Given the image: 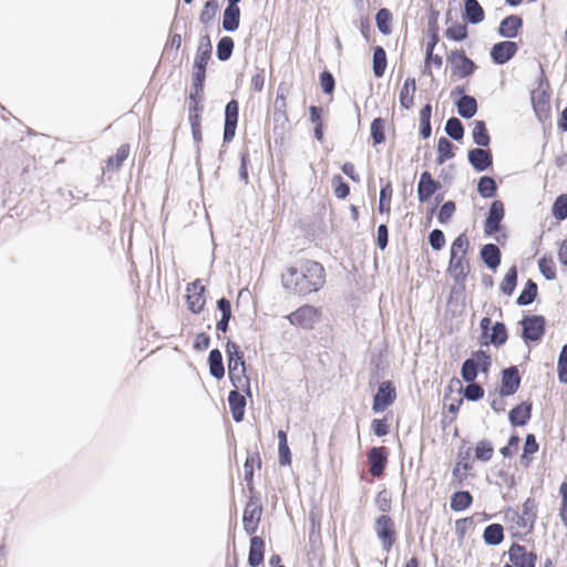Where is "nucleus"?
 <instances>
[{"instance_id":"nucleus-58","label":"nucleus","mask_w":567,"mask_h":567,"mask_svg":"<svg viewBox=\"0 0 567 567\" xmlns=\"http://www.w3.org/2000/svg\"><path fill=\"white\" fill-rule=\"evenodd\" d=\"M558 381L567 384V343L561 347L557 361Z\"/></svg>"},{"instance_id":"nucleus-41","label":"nucleus","mask_w":567,"mask_h":567,"mask_svg":"<svg viewBox=\"0 0 567 567\" xmlns=\"http://www.w3.org/2000/svg\"><path fill=\"white\" fill-rule=\"evenodd\" d=\"M235 42L233 38L225 35L219 39L216 48L217 59L221 62L228 61L234 52Z\"/></svg>"},{"instance_id":"nucleus-47","label":"nucleus","mask_w":567,"mask_h":567,"mask_svg":"<svg viewBox=\"0 0 567 567\" xmlns=\"http://www.w3.org/2000/svg\"><path fill=\"white\" fill-rule=\"evenodd\" d=\"M392 193L393 188L391 182H386L384 185L381 186L378 207L379 213H390Z\"/></svg>"},{"instance_id":"nucleus-29","label":"nucleus","mask_w":567,"mask_h":567,"mask_svg":"<svg viewBox=\"0 0 567 567\" xmlns=\"http://www.w3.org/2000/svg\"><path fill=\"white\" fill-rule=\"evenodd\" d=\"M457 113L461 117L465 120L472 118L477 113V101L474 96L463 94L456 102H455Z\"/></svg>"},{"instance_id":"nucleus-34","label":"nucleus","mask_w":567,"mask_h":567,"mask_svg":"<svg viewBox=\"0 0 567 567\" xmlns=\"http://www.w3.org/2000/svg\"><path fill=\"white\" fill-rule=\"evenodd\" d=\"M207 361L210 375L216 380L223 379L225 377V365L221 351L219 349L210 350Z\"/></svg>"},{"instance_id":"nucleus-8","label":"nucleus","mask_w":567,"mask_h":567,"mask_svg":"<svg viewBox=\"0 0 567 567\" xmlns=\"http://www.w3.org/2000/svg\"><path fill=\"white\" fill-rule=\"evenodd\" d=\"M287 318L291 324L310 330L320 320V311L313 306L305 305L291 312Z\"/></svg>"},{"instance_id":"nucleus-17","label":"nucleus","mask_w":567,"mask_h":567,"mask_svg":"<svg viewBox=\"0 0 567 567\" xmlns=\"http://www.w3.org/2000/svg\"><path fill=\"white\" fill-rule=\"evenodd\" d=\"M467 161L474 171L481 173L493 165V154L491 150L485 147L471 148L467 152Z\"/></svg>"},{"instance_id":"nucleus-55","label":"nucleus","mask_w":567,"mask_h":567,"mask_svg":"<svg viewBox=\"0 0 567 567\" xmlns=\"http://www.w3.org/2000/svg\"><path fill=\"white\" fill-rule=\"evenodd\" d=\"M551 214L559 221L567 218V194H561L555 199Z\"/></svg>"},{"instance_id":"nucleus-54","label":"nucleus","mask_w":567,"mask_h":567,"mask_svg":"<svg viewBox=\"0 0 567 567\" xmlns=\"http://www.w3.org/2000/svg\"><path fill=\"white\" fill-rule=\"evenodd\" d=\"M203 95H193L189 93V105H188V118L189 122H195L194 118L197 120V122H200V113L204 110V106L202 105Z\"/></svg>"},{"instance_id":"nucleus-10","label":"nucleus","mask_w":567,"mask_h":567,"mask_svg":"<svg viewBox=\"0 0 567 567\" xmlns=\"http://www.w3.org/2000/svg\"><path fill=\"white\" fill-rule=\"evenodd\" d=\"M396 399V392L391 381H383L373 398L372 410L375 413L383 412Z\"/></svg>"},{"instance_id":"nucleus-52","label":"nucleus","mask_w":567,"mask_h":567,"mask_svg":"<svg viewBox=\"0 0 567 567\" xmlns=\"http://www.w3.org/2000/svg\"><path fill=\"white\" fill-rule=\"evenodd\" d=\"M128 155H130V145L122 144L117 148L115 155L109 157L107 167L117 171L123 165L124 161L128 157Z\"/></svg>"},{"instance_id":"nucleus-64","label":"nucleus","mask_w":567,"mask_h":567,"mask_svg":"<svg viewBox=\"0 0 567 567\" xmlns=\"http://www.w3.org/2000/svg\"><path fill=\"white\" fill-rule=\"evenodd\" d=\"M559 493L561 495V504L559 508V516L563 524L567 527V482H563L559 487Z\"/></svg>"},{"instance_id":"nucleus-22","label":"nucleus","mask_w":567,"mask_h":567,"mask_svg":"<svg viewBox=\"0 0 567 567\" xmlns=\"http://www.w3.org/2000/svg\"><path fill=\"white\" fill-rule=\"evenodd\" d=\"M508 339V331L506 324L503 321H496L488 332V336L481 340V344L488 346L493 344L499 348L506 343Z\"/></svg>"},{"instance_id":"nucleus-32","label":"nucleus","mask_w":567,"mask_h":567,"mask_svg":"<svg viewBox=\"0 0 567 567\" xmlns=\"http://www.w3.org/2000/svg\"><path fill=\"white\" fill-rule=\"evenodd\" d=\"M454 285L450 290V295L447 298V305L450 307H461L462 309L465 307V291L466 286L465 281L466 279H453Z\"/></svg>"},{"instance_id":"nucleus-49","label":"nucleus","mask_w":567,"mask_h":567,"mask_svg":"<svg viewBox=\"0 0 567 567\" xmlns=\"http://www.w3.org/2000/svg\"><path fill=\"white\" fill-rule=\"evenodd\" d=\"M391 21H392V13L389 9L382 8L377 12L375 16V22L379 31L388 35L391 33Z\"/></svg>"},{"instance_id":"nucleus-60","label":"nucleus","mask_w":567,"mask_h":567,"mask_svg":"<svg viewBox=\"0 0 567 567\" xmlns=\"http://www.w3.org/2000/svg\"><path fill=\"white\" fill-rule=\"evenodd\" d=\"M333 192L337 198L344 199L350 193V186L341 175H334L331 179Z\"/></svg>"},{"instance_id":"nucleus-45","label":"nucleus","mask_w":567,"mask_h":567,"mask_svg":"<svg viewBox=\"0 0 567 567\" xmlns=\"http://www.w3.org/2000/svg\"><path fill=\"white\" fill-rule=\"evenodd\" d=\"M454 145L446 137H440L437 142L436 164L442 165L445 161L454 157Z\"/></svg>"},{"instance_id":"nucleus-9","label":"nucleus","mask_w":567,"mask_h":567,"mask_svg":"<svg viewBox=\"0 0 567 567\" xmlns=\"http://www.w3.org/2000/svg\"><path fill=\"white\" fill-rule=\"evenodd\" d=\"M239 117V103L237 100H230L225 106V118H224V143H230L235 135Z\"/></svg>"},{"instance_id":"nucleus-7","label":"nucleus","mask_w":567,"mask_h":567,"mask_svg":"<svg viewBox=\"0 0 567 567\" xmlns=\"http://www.w3.org/2000/svg\"><path fill=\"white\" fill-rule=\"evenodd\" d=\"M374 530L381 542L382 549L389 553L395 544V524L392 517L381 515L375 519Z\"/></svg>"},{"instance_id":"nucleus-28","label":"nucleus","mask_w":567,"mask_h":567,"mask_svg":"<svg viewBox=\"0 0 567 567\" xmlns=\"http://www.w3.org/2000/svg\"><path fill=\"white\" fill-rule=\"evenodd\" d=\"M200 281L197 279L190 286L194 288L193 293L187 295L188 309L193 313H200L205 307L206 300L204 297L205 287L199 285Z\"/></svg>"},{"instance_id":"nucleus-26","label":"nucleus","mask_w":567,"mask_h":567,"mask_svg":"<svg viewBox=\"0 0 567 567\" xmlns=\"http://www.w3.org/2000/svg\"><path fill=\"white\" fill-rule=\"evenodd\" d=\"M255 465L258 468L261 467V457H260L258 450H256L252 453H249L244 463L245 482H246L247 489H248L249 494L257 493L255 489V486H254V466Z\"/></svg>"},{"instance_id":"nucleus-42","label":"nucleus","mask_w":567,"mask_h":567,"mask_svg":"<svg viewBox=\"0 0 567 567\" xmlns=\"http://www.w3.org/2000/svg\"><path fill=\"white\" fill-rule=\"evenodd\" d=\"M278 452H279V464L281 466L291 464V452L288 445L287 433L282 430L278 432Z\"/></svg>"},{"instance_id":"nucleus-13","label":"nucleus","mask_w":567,"mask_h":567,"mask_svg":"<svg viewBox=\"0 0 567 567\" xmlns=\"http://www.w3.org/2000/svg\"><path fill=\"white\" fill-rule=\"evenodd\" d=\"M388 449L385 446H373L368 451L369 472L373 477L383 475L388 464Z\"/></svg>"},{"instance_id":"nucleus-24","label":"nucleus","mask_w":567,"mask_h":567,"mask_svg":"<svg viewBox=\"0 0 567 567\" xmlns=\"http://www.w3.org/2000/svg\"><path fill=\"white\" fill-rule=\"evenodd\" d=\"M453 383L458 385V392L463 393V396L467 401L477 402L484 398V393H485L484 388L476 382L467 383V385L465 388H463L461 381L456 378H453L447 388L451 393L453 392V388H452Z\"/></svg>"},{"instance_id":"nucleus-11","label":"nucleus","mask_w":567,"mask_h":567,"mask_svg":"<svg viewBox=\"0 0 567 567\" xmlns=\"http://www.w3.org/2000/svg\"><path fill=\"white\" fill-rule=\"evenodd\" d=\"M522 378L519 374V370L516 365H512L502 370V379H501V388L499 395L501 396H511L515 394L520 385Z\"/></svg>"},{"instance_id":"nucleus-53","label":"nucleus","mask_w":567,"mask_h":567,"mask_svg":"<svg viewBox=\"0 0 567 567\" xmlns=\"http://www.w3.org/2000/svg\"><path fill=\"white\" fill-rule=\"evenodd\" d=\"M494 454V447L488 440H481L475 446V458L482 462H488Z\"/></svg>"},{"instance_id":"nucleus-15","label":"nucleus","mask_w":567,"mask_h":567,"mask_svg":"<svg viewBox=\"0 0 567 567\" xmlns=\"http://www.w3.org/2000/svg\"><path fill=\"white\" fill-rule=\"evenodd\" d=\"M508 558L515 567H535L537 555L534 551H527L525 546L514 543L508 549Z\"/></svg>"},{"instance_id":"nucleus-39","label":"nucleus","mask_w":567,"mask_h":567,"mask_svg":"<svg viewBox=\"0 0 567 567\" xmlns=\"http://www.w3.org/2000/svg\"><path fill=\"white\" fill-rule=\"evenodd\" d=\"M473 503V496L468 491H457L451 496V508L454 512H463Z\"/></svg>"},{"instance_id":"nucleus-40","label":"nucleus","mask_w":567,"mask_h":567,"mask_svg":"<svg viewBox=\"0 0 567 567\" xmlns=\"http://www.w3.org/2000/svg\"><path fill=\"white\" fill-rule=\"evenodd\" d=\"M517 279H518V272L516 266H512L507 272L505 274V277L503 278L499 290L505 296H512L515 291V288L517 286Z\"/></svg>"},{"instance_id":"nucleus-50","label":"nucleus","mask_w":567,"mask_h":567,"mask_svg":"<svg viewBox=\"0 0 567 567\" xmlns=\"http://www.w3.org/2000/svg\"><path fill=\"white\" fill-rule=\"evenodd\" d=\"M538 268L540 274L545 277L546 280L556 279V266L554 259L550 255H544L538 260Z\"/></svg>"},{"instance_id":"nucleus-18","label":"nucleus","mask_w":567,"mask_h":567,"mask_svg":"<svg viewBox=\"0 0 567 567\" xmlns=\"http://www.w3.org/2000/svg\"><path fill=\"white\" fill-rule=\"evenodd\" d=\"M442 188L439 181H435L430 172L421 174L417 183V198L420 203L427 202L437 190Z\"/></svg>"},{"instance_id":"nucleus-25","label":"nucleus","mask_w":567,"mask_h":567,"mask_svg":"<svg viewBox=\"0 0 567 567\" xmlns=\"http://www.w3.org/2000/svg\"><path fill=\"white\" fill-rule=\"evenodd\" d=\"M480 257L488 269L495 271L501 265L502 252L497 245L486 244L482 246Z\"/></svg>"},{"instance_id":"nucleus-30","label":"nucleus","mask_w":567,"mask_h":567,"mask_svg":"<svg viewBox=\"0 0 567 567\" xmlns=\"http://www.w3.org/2000/svg\"><path fill=\"white\" fill-rule=\"evenodd\" d=\"M240 25V8L227 6L223 12L221 28L226 32H235Z\"/></svg>"},{"instance_id":"nucleus-43","label":"nucleus","mask_w":567,"mask_h":567,"mask_svg":"<svg viewBox=\"0 0 567 567\" xmlns=\"http://www.w3.org/2000/svg\"><path fill=\"white\" fill-rule=\"evenodd\" d=\"M477 192L483 198H492L496 195L497 184L491 176H482L477 183Z\"/></svg>"},{"instance_id":"nucleus-2","label":"nucleus","mask_w":567,"mask_h":567,"mask_svg":"<svg viewBox=\"0 0 567 567\" xmlns=\"http://www.w3.org/2000/svg\"><path fill=\"white\" fill-rule=\"evenodd\" d=\"M470 250V239L465 233L460 234L451 244L450 247V261L447 266V274L453 279H466L471 266L466 258Z\"/></svg>"},{"instance_id":"nucleus-4","label":"nucleus","mask_w":567,"mask_h":567,"mask_svg":"<svg viewBox=\"0 0 567 567\" xmlns=\"http://www.w3.org/2000/svg\"><path fill=\"white\" fill-rule=\"evenodd\" d=\"M262 515V505L259 493L249 494V499L243 514L244 529L248 535H254Z\"/></svg>"},{"instance_id":"nucleus-31","label":"nucleus","mask_w":567,"mask_h":567,"mask_svg":"<svg viewBox=\"0 0 567 567\" xmlns=\"http://www.w3.org/2000/svg\"><path fill=\"white\" fill-rule=\"evenodd\" d=\"M231 385L241 390L247 396L251 398L250 379L247 375V368H235L233 374H228Z\"/></svg>"},{"instance_id":"nucleus-21","label":"nucleus","mask_w":567,"mask_h":567,"mask_svg":"<svg viewBox=\"0 0 567 567\" xmlns=\"http://www.w3.org/2000/svg\"><path fill=\"white\" fill-rule=\"evenodd\" d=\"M523 28V18L518 14H511L505 17L497 29L501 37L506 39H514L518 35L519 30Z\"/></svg>"},{"instance_id":"nucleus-38","label":"nucleus","mask_w":567,"mask_h":567,"mask_svg":"<svg viewBox=\"0 0 567 567\" xmlns=\"http://www.w3.org/2000/svg\"><path fill=\"white\" fill-rule=\"evenodd\" d=\"M538 295L537 284L533 279H528L516 299V303L520 307L528 306L535 301Z\"/></svg>"},{"instance_id":"nucleus-23","label":"nucleus","mask_w":567,"mask_h":567,"mask_svg":"<svg viewBox=\"0 0 567 567\" xmlns=\"http://www.w3.org/2000/svg\"><path fill=\"white\" fill-rule=\"evenodd\" d=\"M240 390L234 389L228 394V404L231 416L235 422H241L245 416V408L247 404L246 394H241Z\"/></svg>"},{"instance_id":"nucleus-37","label":"nucleus","mask_w":567,"mask_h":567,"mask_svg":"<svg viewBox=\"0 0 567 567\" xmlns=\"http://www.w3.org/2000/svg\"><path fill=\"white\" fill-rule=\"evenodd\" d=\"M472 131L473 143L478 147H488L491 144V135L487 131L486 123L482 120L474 121Z\"/></svg>"},{"instance_id":"nucleus-3","label":"nucleus","mask_w":567,"mask_h":567,"mask_svg":"<svg viewBox=\"0 0 567 567\" xmlns=\"http://www.w3.org/2000/svg\"><path fill=\"white\" fill-rule=\"evenodd\" d=\"M491 367V357L484 350H477L467 358L461 367V377L466 383L475 382L478 371L487 373Z\"/></svg>"},{"instance_id":"nucleus-36","label":"nucleus","mask_w":567,"mask_h":567,"mask_svg":"<svg viewBox=\"0 0 567 567\" xmlns=\"http://www.w3.org/2000/svg\"><path fill=\"white\" fill-rule=\"evenodd\" d=\"M416 91V82L414 78H408L400 91V105L405 110H410L414 104V93Z\"/></svg>"},{"instance_id":"nucleus-12","label":"nucleus","mask_w":567,"mask_h":567,"mask_svg":"<svg viewBox=\"0 0 567 567\" xmlns=\"http://www.w3.org/2000/svg\"><path fill=\"white\" fill-rule=\"evenodd\" d=\"M505 216V207L502 200L492 202L487 217L484 221V233L487 236L494 235L501 229V223Z\"/></svg>"},{"instance_id":"nucleus-44","label":"nucleus","mask_w":567,"mask_h":567,"mask_svg":"<svg viewBox=\"0 0 567 567\" xmlns=\"http://www.w3.org/2000/svg\"><path fill=\"white\" fill-rule=\"evenodd\" d=\"M373 73L377 78L383 76L386 69V53L381 45L373 50Z\"/></svg>"},{"instance_id":"nucleus-35","label":"nucleus","mask_w":567,"mask_h":567,"mask_svg":"<svg viewBox=\"0 0 567 567\" xmlns=\"http://www.w3.org/2000/svg\"><path fill=\"white\" fill-rule=\"evenodd\" d=\"M483 540L488 546H498L504 540V528L498 523L489 524L483 532Z\"/></svg>"},{"instance_id":"nucleus-56","label":"nucleus","mask_w":567,"mask_h":567,"mask_svg":"<svg viewBox=\"0 0 567 567\" xmlns=\"http://www.w3.org/2000/svg\"><path fill=\"white\" fill-rule=\"evenodd\" d=\"M445 37L453 41H463L467 38V27L464 23L455 22L445 30Z\"/></svg>"},{"instance_id":"nucleus-19","label":"nucleus","mask_w":567,"mask_h":567,"mask_svg":"<svg viewBox=\"0 0 567 567\" xmlns=\"http://www.w3.org/2000/svg\"><path fill=\"white\" fill-rule=\"evenodd\" d=\"M533 403L523 401L514 406L508 413V421L512 426H524L532 417Z\"/></svg>"},{"instance_id":"nucleus-27","label":"nucleus","mask_w":567,"mask_h":567,"mask_svg":"<svg viewBox=\"0 0 567 567\" xmlns=\"http://www.w3.org/2000/svg\"><path fill=\"white\" fill-rule=\"evenodd\" d=\"M265 542L260 536L251 535L248 553V565L258 567L264 563Z\"/></svg>"},{"instance_id":"nucleus-61","label":"nucleus","mask_w":567,"mask_h":567,"mask_svg":"<svg viewBox=\"0 0 567 567\" xmlns=\"http://www.w3.org/2000/svg\"><path fill=\"white\" fill-rule=\"evenodd\" d=\"M522 515L527 516V519H529V530H532L537 518V503L534 498L528 497L524 502Z\"/></svg>"},{"instance_id":"nucleus-63","label":"nucleus","mask_w":567,"mask_h":567,"mask_svg":"<svg viewBox=\"0 0 567 567\" xmlns=\"http://www.w3.org/2000/svg\"><path fill=\"white\" fill-rule=\"evenodd\" d=\"M429 243L433 250H436V251L442 250L446 243L444 233L437 228L433 229L429 234Z\"/></svg>"},{"instance_id":"nucleus-51","label":"nucleus","mask_w":567,"mask_h":567,"mask_svg":"<svg viewBox=\"0 0 567 567\" xmlns=\"http://www.w3.org/2000/svg\"><path fill=\"white\" fill-rule=\"evenodd\" d=\"M384 126L385 121L382 117H375L371 122L370 132L373 145H380L385 142Z\"/></svg>"},{"instance_id":"nucleus-59","label":"nucleus","mask_w":567,"mask_h":567,"mask_svg":"<svg viewBox=\"0 0 567 567\" xmlns=\"http://www.w3.org/2000/svg\"><path fill=\"white\" fill-rule=\"evenodd\" d=\"M212 52H213L212 45H209V49L197 47L194 63H193L194 69H199V68L206 69L208 61L212 58Z\"/></svg>"},{"instance_id":"nucleus-5","label":"nucleus","mask_w":567,"mask_h":567,"mask_svg":"<svg viewBox=\"0 0 567 567\" xmlns=\"http://www.w3.org/2000/svg\"><path fill=\"white\" fill-rule=\"evenodd\" d=\"M522 338L524 341L537 342L545 334L546 320L540 315H528L520 320Z\"/></svg>"},{"instance_id":"nucleus-6","label":"nucleus","mask_w":567,"mask_h":567,"mask_svg":"<svg viewBox=\"0 0 567 567\" xmlns=\"http://www.w3.org/2000/svg\"><path fill=\"white\" fill-rule=\"evenodd\" d=\"M447 62L451 64L453 75L464 79L471 76L477 65L471 60L463 50H453L447 55Z\"/></svg>"},{"instance_id":"nucleus-46","label":"nucleus","mask_w":567,"mask_h":567,"mask_svg":"<svg viewBox=\"0 0 567 567\" xmlns=\"http://www.w3.org/2000/svg\"><path fill=\"white\" fill-rule=\"evenodd\" d=\"M445 133L454 141H462L464 137V126L460 118L452 116L445 123Z\"/></svg>"},{"instance_id":"nucleus-1","label":"nucleus","mask_w":567,"mask_h":567,"mask_svg":"<svg viewBox=\"0 0 567 567\" xmlns=\"http://www.w3.org/2000/svg\"><path fill=\"white\" fill-rule=\"evenodd\" d=\"M282 287L290 293L307 296L318 292L326 284V270L315 260L305 259L281 275Z\"/></svg>"},{"instance_id":"nucleus-57","label":"nucleus","mask_w":567,"mask_h":567,"mask_svg":"<svg viewBox=\"0 0 567 567\" xmlns=\"http://www.w3.org/2000/svg\"><path fill=\"white\" fill-rule=\"evenodd\" d=\"M218 1L217 0H207L204 4V8L199 14V21L203 24H208L216 16L218 11Z\"/></svg>"},{"instance_id":"nucleus-48","label":"nucleus","mask_w":567,"mask_h":567,"mask_svg":"<svg viewBox=\"0 0 567 567\" xmlns=\"http://www.w3.org/2000/svg\"><path fill=\"white\" fill-rule=\"evenodd\" d=\"M206 79V69H194L192 73L190 92L193 95H204V84Z\"/></svg>"},{"instance_id":"nucleus-33","label":"nucleus","mask_w":567,"mask_h":567,"mask_svg":"<svg viewBox=\"0 0 567 567\" xmlns=\"http://www.w3.org/2000/svg\"><path fill=\"white\" fill-rule=\"evenodd\" d=\"M464 19L471 24H478L485 18V12L477 0L464 1Z\"/></svg>"},{"instance_id":"nucleus-20","label":"nucleus","mask_w":567,"mask_h":567,"mask_svg":"<svg viewBox=\"0 0 567 567\" xmlns=\"http://www.w3.org/2000/svg\"><path fill=\"white\" fill-rule=\"evenodd\" d=\"M225 352L227 357L228 374H233L235 368H246L243 351L240 350L239 346L230 339H228L226 342Z\"/></svg>"},{"instance_id":"nucleus-16","label":"nucleus","mask_w":567,"mask_h":567,"mask_svg":"<svg viewBox=\"0 0 567 567\" xmlns=\"http://www.w3.org/2000/svg\"><path fill=\"white\" fill-rule=\"evenodd\" d=\"M518 51V44L514 41H501L495 43L489 52L492 61L497 65L507 63Z\"/></svg>"},{"instance_id":"nucleus-62","label":"nucleus","mask_w":567,"mask_h":567,"mask_svg":"<svg viewBox=\"0 0 567 567\" xmlns=\"http://www.w3.org/2000/svg\"><path fill=\"white\" fill-rule=\"evenodd\" d=\"M456 210V205L453 200H447L442 204L437 214V220L440 224L444 225L450 221L453 214Z\"/></svg>"},{"instance_id":"nucleus-14","label":"nucleus","mask_w":567,"mask_h":567,"mask_svg":"<svg viewBox=\"0 0 567 567\" xmlns=\"http://www.w3.org/2000/svg\"><path fill=\"white\" fill-rule=\"evenodd\" d=\"M530 102L537 120L542 123L550 117V96L546 90H533Z\"/></svg>"}]
</instances>
